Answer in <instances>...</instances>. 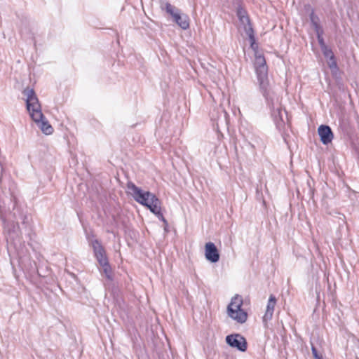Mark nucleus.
Masks as SVG:
<instances>
[{
    "label": "nucleus",
    "instance_id": "7ed1b4c3",
    "mask_svg": "<svg viewBox=\"0 0 359 359\" xmlns=\"http://www.w3.org/2000/svg\"><path fill=\"white\" fill-rule=\"evenodd\" d=\"M25 97L27 109L33 119L39 121L43 117L41 107L34 90L30 88H26L22 92Z\"/></svg>",
    "mask_w": 359,
    "mask_h": 359
},
{
    "label": "nucleus",
    "instance_id": "4468645a",
    "mask_svg": "<svg viewBox=\"0 0 359 359\" xmlns=\"http://www.w3.org/2000/svg\"><path fill=\"white\" fill-rule=\"evenodd\" d=\"M165 10L167 13H168L172 17L174 18H175V15H177L180 13L178 10L175 8L173 6H172L170 4L167 3L165 4Z\"/></svg>",
    "mask_w": 359,
    "mask_h": 359
},
{
    "label": "nucleus",
    "instance_id": "6ab92c4d",
    "mask_svg": "<svg viewBox=\"0 0 359 359\" xmlns=\"http://www.w3.org/2000/svg\"><path fill=\"white\" fill-rule=\"evenodd\" d=\"M311 351L314 359H323L322 356L318 353V351L315 346H311Z\"/></svg>",
    "mask_w": 359,
    "mask_h": 359
},
{
    "label": "nucleus",
    "instance_id": "0eeeda50",
    "mask_svg": "<svg viewBox=\"0 0 359 359\" xmlns=\"http://www.w3.org/2000/svg\"><path fill=\"white\" fill-rule=\"evenodd\" d=\"M205 257L207 260L215 263L219 259V254L215 245L209 242L205 245Z\"/></svg>",
    "mask_w": 359,
    "mask_h": 359
},
{
    "label": "nucleus",
    "instance_id": "f8f14e48",
    "mask_svg": "<svg viewBox=\"0 0 359 359\" xmlns=\"http://www.w3.org/2000/svg\"><path fill=\"white\" fill-rule=\"evenodd\" d=\"M174 21L183 29H187L189 27V18L186 14L175 15Z\"/></svg>",
    "mask_w": 359,
    "mask_h": 359
},
{
    "label": "nucleus",
    "instance_id": "20e7f679",
    "mask_svg": "<svg viewBox=\"0 0 359 359\" xmlns=\"http://www.w3.org/2000/svg\"><path fill=\"white\" fill-rule=\"evenodd\" d=\"M243 303L242 297L236 294L227 306L228 316L239 323H245L248 318L247 313L241 308Z\"/></svg>",
    "mask_w": 359,
    "mask_h": 359
},
{
    "label": "nucleus",
    "instance_id": "2eb2a0df",
    "mask_svg": "<svg viewBox=\"0 0 359 359\" xmlns=\"http://www.w3.org/2000/svg\"><path fill=\"white\" fill-rule=\"evenodd\" d=\"M316 35H317V39H318L319 45L320 46V48H323L325 46H327L325 43V41H324V39L323 38V30H320V31L316 32Z\"/></svg>",
    "mask_w": 359,
    "mask_h": 359
},
{
    "label": "nucleus",
    "instance_id": "9d476101",
    "mask_svg": "<svg viewBox=\"0 0 359 359\" xmlns=\"http://www.w3.org/2000/svg\"><path fill=\"white\" fill-rule=\"evenodd\" d=\"M239 20H240L241 23L242 24V25L243 26V29H245L246 34L249 36V38L252 42V44H251L252 48H254V41H255L254 32H253L252 26L250 25V19H249L248 16L247 15L243 18H239Z\"/></svg>",
    "mask_w": 359,
    "mask_h": 359
},
{
    "label": "nucleus",
    "instance_id": "dca6fc26",
    "mask_svg": "<svg viewBox=\"0 0 359 359\" xmlns=\"http://www.w3.org/2000/svg\"><path fill=\"white\" fill-rule=\"evenodd\" d=\"M321 50L323 51V53L324 56L328 60L331 57H333L334 55L332 51V50L329 49L327 46H325L323 48H321Z\"/></svg>",
    "mask_w": 359,
    "mask_h": 359
},
{
    "label": "nucleus",
    "instance_id": "f257e3e1",
    "mask_svg": "<svg viewBox=\"0 0 359 359\" xmlns=\"http://www.w3.org/2000/svg\"><path fill=\"white\" fill-rule=\"evenodd\" d=\"M255 68L259 89L271 109L272 116L276 121H282L281 98L269 85L265 58L257 52L255 53Z\"/></svg>",
    "mask_w": 359,
    "mask_h": 359
},
{
    "label": "nucleus",
    "instance_id": "39448f33",
    "mask_svg": "<svg viewBox=\"0 0 359 359\" xmlns=\"http://www.w3.org/2000/svg\"><path fill=\"white\" fill-rule=\"evenodd\" d=\"M92 246L97 260L102 267L103 272L105 273L107 278H110V266L103 247L97 240L92 241Z\"/></svg>",
    "mask_w": 359,
    "mask_h": 359
},
{
    "label": "nucleus",
    "instance_id": "423d86ee",
    "mask_svg": "<svg viewBox=\"0 0 359 359\" xmlns=\"http://www.w3.org/2000/svg\"><path fill=\"white\" fill-rule=\"evenodd\" d=\"M226 341L230 346L236 348L241 351H245L247 349L246 340L241 334L228 335L226 337Z\"/></svg>",
    "mask_w": 359,
    "mask_h": 359
},
{
    "label": "nucleus",
    "instance_id": "a211bd4d",
    "mask_svg": "<svg viewBox=\"0 0 359 359\" xmlns=\"http://www.w3.org/2000/svg\"><path fill=\"white\" fill-rule=\"evenodd\" d=\"M247 13L246 11L241 7H238V9H237V16L239 18H243L245 16H247Z\"/></svg>",
    "mask_w": 359,
    "mask_h": 359
},
{
    "label": "nucleus",
    "instance_id": "f3484780",
    "mask_svg": "<svg viewBox=\"0 0 359 359\" xmlns=\"http://www.w3.org/2000/svg\"><path fill=\"white\" fill-rule=\"evenodd\" d=\"M327 65L330 69H337V62L334 59V56L327 60Z\"/></svg>",
    "mask_w": 359,
    "mask_h": 359
},
{
    "label": "nucleus",
    "instance_id": "1a4fd4ad",
    "mask_svg": "<svg viewBox=\"0 0 359 359\" xmlns=\"http://www.w3.org/2000/svg\"><path fill=\"white\" fill-rule=\"evenodd\" d=\"M276 304V297L271 294L269 297V299L268 300L266 312L263 316V322H264L265 326H266L267 322L269 320H271L273 317Z\"/></svg>",
    "mask_w": 359,
    "mask_h": 359
},
{
    "label": "nucleus",
    "instance_id": "9b49d317",
    "mask_svg": "<svg viewBox=\"0 0 359 359\" xmlns=\"http://www.w3.org/2000/svg\"><path fill=\"white\" fill-rule=\"evenodd\" d=\"M38 126L41 128L42 132L46 135H50L53 132V127L46 120V118L43 115V117L39 121H34Z\"/></svg>",
    "mask_w": 359,
    "mask_h": 359
},
{
    "label": "nucleus",
    "instance_id": "ddd939ff",
    "mask_svg": "<svg viewBox=\"0 0 359 359\" xmlns=\"http://www.w3.org/2000/svg\"><path fill=\"white\" fill-rule=\"evenodd\" d=\"M310 20L315 29V32L323 30L322 27L319 25V19L316 15H314L313 12H312L310 15Z\"/></svg>",
    "mask_w": 359,
    "mask_h": 359
},
{
    "label": "nucleus",
    "instance_id": "6e6552de",
    "mask_svg": "<svg viewBox=\"0 0 359 359\" xmlns=\"http://www.w3.org/2000/svg\"><path fill=\"white\" fill-rule=\"evenodd\" d=\"M318 135L321 142L324 144L330 143L333 139V133L328 126L321 125L318 129Z\"/></svg>",
    "mask_w": 359,
    "mask_h": 359
},
{
    "label": "nucleus",
    "instance_id": "f03ea898",
    "mask_svg": "<svg viewBox=\"0 0 359 359\" xmlns=\"http://www.w3.org/2000/svg\"><path fill=\"white\" fill-rule=\"evenodd\" d=\"M127 188L129 194L137 203L147 206L151 212L155 214L165 224H167V221L161 214V201L154 194L149 191H144L133 182H128Z\"/></svg>",
    "mask_w": 359,
    "mask_h": 359
}]
</instances>
